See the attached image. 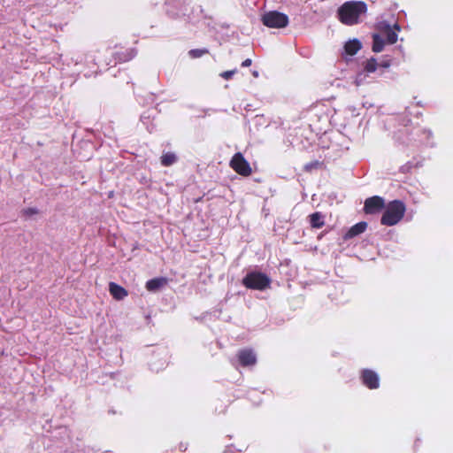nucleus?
Returning a JSON list of instances; mask_svg holds the SVG:
<instances>
[{
	"label": "nucleus",
	"mask_w": 453,
	"mask_h": 453,
	"mask_svg": "<svg viewBox=\"0 0 453 453\" xmlns=\"http://www.w3.org/2000/svg\"><path fill=\"white\" fill-rule=\"evenodd\" d=\"M405 212V205L398 200V222L403 218Z\"/></svg>",
	"instance_id": "nucleus-18"
},
{
	"label": "nucleus",
	"mask_w": 453,
	"mask_h": 453,
	"mask_svg": "<svg viewBox=\"0 0 453 453\" xmlns=\"http://www.w3.org/2000/svg\"><path fill=\"white\" fill-rule=\"evenodd\" d=\"M385 207V200L378 196L367 198L365 201L364 211L366 214H375Z\"/></svg>",
	"instance_id": "nucleus-7"
},
{
	"label": "nucleus",
	"mask_w": 453,
	"mask_h": 453,
	"mask_svg": "<svg viewBox=\"0 0 453 453\" xmlns=\"http://www.w3.org/2000/svg\"><path fill=\"white\" fill-rule=\"evenodd\" d=\"M207 50H199V49H196V50H191L189 51V55L192 57V58H200L202 57L203 54L207 53Z\"/></svg>",
	"instance_id": "nucleus-17"
},
{
	"label": "nucleus",
	"mask_w": 453,
	"mask_h": 453,
	"mask_svg": "<svg viewBox=\"0 0 453 453\" xmlns=\"http://www.w3.org/2000/svg\"><path fill=\"white\" fill-rule=\"evenodd\" d=\"M263 24L271 28H283L288 25V17L277 11H270L262 15Z\"/></svg>",
	"instance_id": "nucleus-3"
},
{
	"label": "nucleus",
	"mask_w": 453,
	"mask_h": 453,
	"mask_svg": "<svg viewBox=\"0 0 453 453\" xmlns=\"http://www.w3.org/2000/svg\"><path fill=\"white\" fill-rule=\"evenodd\" d=\"M165 283V280L163 278L152 279L147 281L146 288L150 291H155L161 288Z\"/></svg>",
	"instance_id": "nucleus-15"
},
{
	"label": "nucleus",
	"mask_w": 453,
	"mask_h": 453,
	"mask_svg": "<svg viewBox=\"0 0 453 453\" xmlns=\"http://www.w3.org/2000/svg\"><path fill=\"white\" fill-rule=\"evenodd\" d=\"M230 166L239 174L248 176L251 173V168L242 154L238 152L230 161Z\"/></svg>",
	"instance_id": "nucleus-5"
},
{
	"label": "nucleus",
	"mask_w": 453,
	"mask_h": 453,
	"mask_svg": "<svg viewBox=\"0 0 453 453\" xmlns=\"http://www.w3.org/2000/svg\"><path fill=\"white\" fill-rule=\"evenodd\" d=\"M252 74H253L254 77H258V72L257 71H253Z\"/></svg>",
	"instance_id": "nucleus-24"
},
{
	"label": "nucleus",
	"mask_w": 453,
	"mask_h": 453,
	"mask_svg": "<svg viewBox=\"0 0 453 453\" xmlns=\"http://www.w3.org/2000/svg\"><path fill=\"white\" fill-rule=\"evenodd\" d=\"M177 160V157L174 153L167 152L161 157V164L164 166H170L173 165Z\"/></svg>",
	"instance_id": "nucleus-16"
},
{
	"label": "nucleus",
	"mask_w": 453,
	"mask_h": 453,
	"mask_svg": "<svg viewBox=\"0 0 453 453\" xmlns=\"http://www.w3.org/2000/svg\"><path fill=\"white\" fill-rule=\"evenodd\" d=\"M367 227L366 222H359L349 228V230L346 233L344 238L350 239L353 238L365 231Z\"/></svg>",
	"instance_id": "nucleus-12"
},
{
	"label": "nucleus",
	"mask_w": 453,
	"mask_h": 453,
	"mask_svg": "<svg viewBox=\"0 0 453 453\" xmlns=\"http://www.w3.org/2000/svg\"><path fill=\"white\" fill-rule=\"evenodd\" d=\"M378 69V62L374 58L366 60L363 65V70L357 73L355 84L360 86L365 81L366 77Z\"/></svg>",
	"instance_id": "nucleus-6"
},
{
	"label": "nucleus",
	"mask_w": 453,
	"mask_h": 453,
	"mask_svg": "<svg viewBox=\"0 0 453 453\" xmlns=\"http://www.w3.org/2000/svg\"><path fill=\"white\" fill-rule=\"evenodd\" d=\"M109 291L116 300H122L127 296V291L114 282L109 284Z\"/></svg>",
	"instance_id": "nucleus-11"
},
{
	"label": "nucleus",
	"mask_w": 453,
	"mask_h": 453,
	"mask_svg": "<svg viewBox=\"0 0 453 453\" xmlns=\"http://www.w3.org/2000/svg\"><path fill=\"white\" fill-rule=\"evenodd\" d=\"M238 359L242 365H254L257 362L255 353L251 349H242L238 353Z\"/></svg>",
	"instance_id": "nucleus-10"
},
{
	"label": "nucleus",
	"mask_w": 453,
	"mask_h": 453,
	"mask_svg": "<svg viewBox=\"0 0 453 453\" xmlns=\"http://www.w3.org/2000/svg\"><path fill=\"white\" fill-rule=\"evenodd\" d=\"M389 65H390L389 60H382L381 62L378 63V68L379 67L388 68Z\"/></svg>",
	"instance_id": "nucleus-21"
},
{
	"label": "nucleus",
	"mask_w": 453,
	"mask_h": 453,
	"mask_svg": "<svg viewBox=\"0 0 453 453\" xmlns=\"http://www.w3.org/2000/svg\"><path fill=\"white\" fill-rule=\"evenodd\" d=\"M413 167V165H411V163H408L403 166H401V171L403 173H408L411 171V169Z\"/></svg>",
	"instance_id": "nucleus-20"
},
{
	"label": "nucleus",
	"mask_w": 453,
	"mask_h": 453,
	"mask_svg": "<svg viewBox=\"0 0 453 453\" xmlns=\"http://www.w3.org/2000/svg\"><path fill=\"white\" fill-rule=\"evenodd\" d=\"M311 226L314 228H320L324 226V216L320 212H315L310 215Z\"/></svg>",
	"instance_id": "nucleus-14"
},
{
	"label": "nucleus",
	"mask_w": 453,
	"mask_h": 453,
	"mask_svg": "<svg viewBox=\"0 0 453 453\" xmlns=\"http://www.w3.org/2000/svg\"><path fill=\"white\" fill-rule=\"evenodd\" d=\"M250 65H251L250 58H247L242 63V66H244V67L250 66Z\"/></svg>",
	"instance_id": "nucleus-23"
},
{
	"label": "nucleus",
	"mask_w": 453,
	"mask_h": 453,
	"mask_svg": "<svg viewBox=\"0 0 453 453\" xmlns=\"http://www.w3.org/2000/svg\"><path fill=\"white\" fill-rule=\"evenodd\" d=\"M270 279L262 273H250L242 280V283L248 288L264 290L270 285Z\"/></svg>",
	"instance_id": "nucleus-4"
},
{
	"label": "nucleus",
	"mask_w": 453,
	"mask_h": 453,
	"mask_svg": "<svg viewBox=\"0 0 453 453\" xmlns=\"http://www.w3.org/2000/svg\"><path fill=\"white\" fill-rule=\"evenodd\" d=\"M380 223L384 226H394L396 224V200L391 201L385 210Z\"/></svg>",
	"instance_id": "nucleus-9"
},
{
	"label": "nucleus",
	"mask_w": 453,
	"mask_h": 453,
	"mask_svg": "<svg viewBox=\"0 0 453 453\" xmlns=\"http://www.w3.org/2000/svg\"><path fill=\"white\" fill-rule=\"evenodd\" d=\"M367 12V5L362 1L345 2L337 12L339 20L347 26L359 23Z\"/></svg>",
	"instance_id": "nucleus-1"
},
{
	"label": "nucleus",
	"mask_w": 453,
	"mask_h": 453,
	"mask_svg": "<svg viewBox=\"0 0 453 453\" xmlns=\"http://www.w3.org/2000/svg\"><path fill=\"white\" fill-rule=\"evenodd\" d=\"M360 378L362 383L370 389H376L380 386L379 375L372 370L364 369Z\"/></svg>",
	"instance_id": "nucleus-8"
},
{
	"label": "nucleus",
	"mask_w": 453,
	"mask_h": 453,
	"mask_svg": "<svg viewBox=\"0 0 453 453\" xmlns=\"http://www.w3.org/2000/svg\"><path fill=\"white\" fill-rule=\"evenodd\" d=\"M378 33L372 35V50L380 52L386 43H394L396 42L395 30L396 23L390 25L387 21H380L377 25Z\"/></svg>",
	"instance_id": "nucleus-2"
},
{
	"label": "nucleus",
	"mask_w": 453,
	"mask_h": 453,
	"mask_svg": "<svg viewBox=\"0 0 453 453\" xmlns=\"http://www.w3.org/2000/svg\"><path fill=\"white\" fill-rule=\"evenodd\" d=\"M361 48V43L358 40H351L346 42L344 46L345 52L349 55H355Z\"/></svg>",
	"instance_id": "nucleus-13"
},
{
	"label": "nucleus",
	"mask_w": 453,
	"mask_h": 453,
	"mask_svg": "<svg viewBox=\"0 0 453 453\" xmlns=\"http://www.w3.org/2000/svg\"><path fill=\"white\" fill-rule=\"evenodd\" d=\"M234 73H235V71H234V70H233V71H226V72H224V73L221 74V76H222L224 79L228 80V79H230V78L234 75Z\"/></svg>",
	"instance_id": "nucleus-19"
},
{
	"label": "nucleus",
	"mask_w": 453,
	"mask_h": 453,
	"mask_svg": "<svg viewBox=\"0 0 453 453\" xmlns=\"http://www.w3.org/2000/svg\"><path fill=\"white\" fill-rule=\"evenodd\" d=\"M37 213V210L34 209V208H29V209H27L24 211V214L26 215H33V214H36Z\"/></svg>",
	"instance_id": "nucleus-22"
}]
</instances>
